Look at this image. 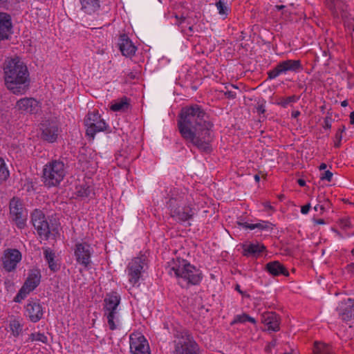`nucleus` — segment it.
<instances>
[{
	"label": "nucleus",
	"instance_id": "f257e3e1",
	"mask_svg": "<svg viewBox=\"0 0 354 354\" xmlns=\"http://www.w3.org/2000/svg\"><path fill=\"white\" fill-rule=\"evenodd\" d=\"M178 129L181 137L200 150L208 151L213 139V123L198 104L187 106L180 110L178 119Z\"/></svg>",
	"mask_w": 354,
	"mask_h": 354
},
{
	"label": "nucleus",
	"instance_id": "f03ea898",
	"mask_svg": "<svg viewBox=\"0 0 354 354\" xmlns=\"http://www.w3.org/2000/svg\"><path fill=\"white\" fill-rule=\"evenodd\" d=\"M5 84L15 95L24 94L30 84V74L27 66L19 58L8 59L3 63Z\"/></svg>",
	"mask_w": 354,
	"mask_h": 354
},
{
	"label": "nucleus",
	"instance_id": "7ed1b4c3",
	"mask_svg": "<svg viewBox=\"0 0 354 354\" xmlns=\"http://www.w3.org/2000/svg\"><path fill=\"white\" fill-rule=\"evenodd\" d=\"M168 272L179 279L185 281L187 285H198L202 279V273L200 270L192 266L185 259L177 258L169 263Z\"/></svg>",
	"mask_w": 354,
	"mask_h": 354
},
{
	"label": "nucleus",
	"instance_id": "20e7f679",
	"mask_svg": "<svg viewBox=\"0 0 354 354\" xmlns=\"http://www.w3.org/2000/svg\"><path fill=\"white\" fill-rule=\"evenodd\" d=\"M173 344L174 354H200L198 344L187 329L175 330Z\"/></svg>",
	"mask_w": 354,
	"mask_h": 354
},
{
	"label": "nucleus",
	"instance_id": "39448f33",
	"mask_svg": "<svg viewBox=\"0 0 354 354\" xmlns=\"http://www.w3.org/2000/svg\"><path fill=\"white\" fill-rule=\"evenodd\" d=\"M66 175L64 163L60 160L47 162L42 170V181L47 187L58 186Z\"/></svg>",
	"mask_w": 354,
	"mask_h": 354
},
{
	"label": "nucleus",
	"instance_id": "423d86ee",
	"mask_svg": "<svg viewBox=\"0 0 354 354\" xmlns=\"http://www.w3.org/2000/svg\"><path fill=\"white\" fill-rule=\"evenodd\" d=\"M120 295L115 291L107 293L104 299V316L106 317L109 329L111 330L117 328L114 320L117 318V309L120 304Z\"/></svg>",
	"mask_w": 354,
	"mask_h": 354
},
{
	"label": "nucleus",
	"instance_id": "0eeeda50",
	"mask_svg": "<svg viewBox=\"0 0 354 354\" xmlns=\"http://www.w3.org/2000/svg\"><path fill=\"white\" fill-rule=\"evenodd\" d=\"M41 277V276L39 270L35 269L30 270L24 285L14 298V301L17 303L21 302L22 300H24L39 285Z\"/></svg>",
	"mask_w": 354,
	"mask_h": 354
},
{
	"label": "nucleus",
	"instance_id": "6e6552de",
	"mask_svg": "<svg viewBox=\"0 0 354 354\" xmlns=\"http://www.w3.org/2000/svg\"><path fill=\"white\" fill-rule=\"evenodd\" d=\"M85 125L86 127V133L88 136L94 139L97 133L104 131L109 127L105 121L101 118L98 111L89 112L85 119Z\"/></svg>",
	"mask_w": 354,
	"mask_h": 354
},
{
	"label": "nucleus",
	"instance_id": "1a4fd4ad",
	"mask_svg": "<svg viewBox=\"0 0 354 354\" xmlns=\"http://www.w3.org/2000/svg\"><path fill=\"white\" fill-rule=\"evenodd\" d=\"M303 66L299 59H286L280 62L277 65L267 72L268 80H273L281 74L291 71L298 73L303 70Z\"/></svg>",
	"mask_w": 354,
	"mask_h": 354
},
{
	"label": "nucleus",
	"instance_id": "9d476101",
	"mask_svg": "<svg viewBox=\"0 0 354 354\" xmlns=\"http://www.w3.org/2000/svg\"><path fill=\"white\" fill-rule=\"evenodd\" d=\"M31 222L39 237L44 240L48 239L50 234L49 224L41 210L36 209L32 212Z\"/></svg>",
	"mask_w": 354,
	"mask_h": 354
},
{
	"label": "nucleus",
	"instance_id": "9b49d317",
	"mask_svg": "<svg viewBox=\"0 0 354 354\" xmlns=\"http://www.w3.org/2000/svg\"><path fill=\"white\" fill-rule=\"evenodd\" d=\"M145 259L143 257H135L131 259L127 267L129 283L133 286L138 283L144 270Z\"/></svg>",
	"mask_w": 354,
	"mask_h": 354
},
{
	"label": "nucleus",
	"instance_id": "f8f14e48",
	"mask_svg": "<svg viewBox=\"0 0 354 354\" xmlns=\"http://www.w3.org/2000/svg\"><path fill=\"white\" fill-rule=\"evenodd\" d=\"M92 248L86 242L77 243L74 248V255L77 263L87 269L91 263Z\"/></svg>",
	"mask_w": 354,
	"mask_h": 354
},
{
	"label": "nucleus",
	"instance_id": "ddd939ff",
	"mask_svg": "<svg viewBox=\"0 0 354 354\" xmlns=\"http://www.w3.org/2000/svg\"><path fill=\"white\" fill-rule=\"evenodd\" d=\"M10 214L17 226L23 229L26 226L27 214L24 210L21 202L19 198H13L10 202Z\"/></svg>",
	"mask_w": 354,
	"mask_h": 354
},
{
	"label": "nucleus",
	"instance_id": "4468645a",
	"mask_svg": "<svg viewBox=\"0 0 354 354\" xmlns=\"http://www.w3.org/2000/svg\"><path fill=\"white\" fill-rule=\"evenodd\" d=\"M130 351L132 354H151L148 341L140 333L130 335Z\"/></svg>",
	"mask_w": 354,
	"mask_h": 354
},
{
	"label": "nucleus",
	"instance_id": "2eb2a0df",
	"mask_svg": "<svg viewBox=\"0 0 354 354\" xmlns=\"http://www.w3.org/2000/svg\"><path fill=\"white\" fill-rule=\"evenodd\" d=\"M171 217L174 218L178 222H185L193 218L195 210L189 205L183 207L180 205L168 207Z\"/></svg>",
	"mask_w": 354,
	"mask_h": 354
},
{
	"label": "nucleus",
	"instance_id": "dca6fc26",
	"mask_svg": "<svg viewBox=\"0 0 354 354\" xmlns=\"http://www.w3.org/2000/svg\"><path fill=\"white\" fill-rule=\"evenodd\" d=\"M21 259V254L17 249H7L1 257L2 267L7 272L15 270L17 263Z\"/></svg>",
	"mask_w": 354,
	"mask_h": 354
},
{
	"label": "nucleus",
	"instance_id": "f3484780",
	"mask_svg": "<svg viewBox=\"0 0 354 354\" xmlns=\"http://www.w3.org/2000/svg\"><path fill=\"white\" fill-rule=\"evenodd\" d=\"M15 108L24 114H36L41 104L34 97H24L17 102Z\"/></svg>",
	"mask_w": 354,
	"mask_h": 354
},
{
	"label": "nucleus",
	"instance_id": "a211bd4d",
	"mask_svg": "<svg viewBox=\"0 0 354 354\" xmlns=\"http://www.w3.org/2000/svg\"><path fill=\"white\" fill-rule=\"evenodd\" d=\"M26 315L34 323L39 322L44 315L43 307L39 299H30L25 307Z\"/></svg>",
	"mask_w": 354,
	"mask_h": 354
},
{
	"label": "nucleus",
	"instance_id": "6ab92c4d",
	"mask_svg": "<svg viewBox=\"0 0 354 354\" xmlns=\"http://www.w3.org/2000/svg\"><path fill=\"white\" fill-rule=\"evenodd\" d=\"M41 125V138L50 143L55 142L59 135L57 125L55 122L49 121H46Z\"/></svg>",
	"mask_w": 354,
	"mask_h": 354
},
{
	"label": "nucleus",
	"instance_id": "aec40b11",
	"mask_svg": "<svg viewBox=\"0 0 354 354\" xmlns=\"http://www.w3.org/2000/svg\"><path fill=\"white\" fill-rule=\"evenodd\" d=\"M118 46L122 54L125 57L134 55L137 50V47L126 34H122L120 36Z\"/></svg>",
	"mask_w": 354,
	"mask_h": 354
},
{
	"label": "nucleus",
	"instance_id": "412c9836",
	"mask_svg": "<svg viewBox=\"0 0 354 354\" xmlns=\"http://www.w3.org/2000/svg\"><path fill=\"white\" fill-rule=\"evenodd\" d=\"M261 322L267 326V330L277 332L279 330V317L274 312L264 313L261 316Z\"/></svg>",
	"mask_w": 354,
	"mask_h": 354
},
{
	"label": "nucleus",
	"instance_id": "4be33fe9",
	"mask_svg": "<svg viewBox=\"0 0 354 354\" xmlns=\"http://www.w3.org/2000/svg\"><path fill=\"white\" fill-rule=\"evenodd\" d=\"M169 199L167 202V207L173 205H183L187 196L185 188L174 187L169 192Z\"/></svg>",
	"mask_w": 354,
	"mask_h": 354
},
{
	"label": "nucleus",
	"instance_id": "5701e85b",
	"mask_svg": "<svg viewBox=\"0 0 354 354\" xmlns=\"http://www.w3.org/2000/svg\"><path fill=\"white\" fill-rule=\"evenodd\" d=\"M12 28L11 17L6 12H0V41L8 39Z\"/></svg>",
	"mask_w": 354,
	"mask_h": 354
},
{
	"label": "nucleus",
	"instance_id": "b1692460",
	"mask_svg": "<svg viewBox=\"0 0 354 354\" xmlns=\"http://www.w3.org/2000/svg\"><path fill=\"white\" fill-rule=\"evenodd\" d=\"M352 306H353L350 305L346 300L342 301L337 308V311L338 312L339 317L346 323H348L352 319H354V312Z\"/></svg>",
	"mask_w": 354,
	"mask_h": 354
},
{
	"label": "nucleus",
	"instance_id": "393cba45",
	"mask_svg": "<svg viewBox=\"0 0 354 354\" xmlns=\"http://www.w3.org/2000/svg\"><path fill=\"white\" fill-rule=\"evenodd\" d=\"M266 269L272 276H279L282 274L287 277L289 275L288 270L283 266V265L277 261L268 263L266 266Z\"/></svg>",
	"mask_w": 354,
	"mask_h": 354
},
{
	"label": "nucleus",
	"instance_id": "a878e982",
	"mask_svg": "<svg viewBox=\"0 0 354 354\" xmlns=\"http://www.w3.org/2000/svg\"><path fill=\"white\" fill-rule=\"evenodd\" d=\"M242 247L243 249V255L245 257H258L266 250V247L259 243L243 244Z\"/></svg>",
	"mask_w": 354,
	"mask_h": 354
},
{
	"label": "nucleus",
	"instance_id": "bb28decb",
	"mask_svg": "<svg viewBox=\"0 0 354 354\" xmlns=\"http://www.w3.org/2000/svg\"><path fill=\"white\" fill-rule=\"evenodd\" d=\"M81 10L87 15H92L100 8L99 0H79Z\"/></svg>",
	"mask_w": 354,
	"mask_h": 354
},
{
	"label": "nucleus",
	"instance_id": "cd10ccee",
	"mask_svg": "<svg viewBox=\"0 0 354 354\" xmlns=\"http://www.w3.org/2000/svg\"><path fill=\"white\" fill-rule=\"evenodd\" d=\"M44 255L46 261L48 264V267L51 271L55 272L59 270L60 266L55 260V252L49 248H45L44 250Z\"/></svg>",
	"mask_w": 354,
	"mask_h": 354
},
{
	"label": "nucleus",
	"instance_id": "c85d7f7f",
	"mask_svg": "<svg viewBox=\"0 0 354 354\" xmlns=\"http://www.w3.org/2000/svg\"><path fill=\"white\" fill-rule=\"evenodd\" d=\"M238 225L241 226L243 228L249 229V230H254L258 229L259 230H264L268 229H272V223L268 221H261L259 223L255 224H250L247 222H237Z\"/></svg>",
	"mask_w": 354,
	"mask_h": 354
},
{
	"label": "nucleus",
	"instance_id": "c756f323",
	"mask_svg": "<svg viewBox=\"0 0 354 354\" xmlns=\"http://www.w3.org/2000/svg\"><path fill=\"white\" fill-rule=\"evenodd\" d=\"M129 100L127 97H124L119 100L115 101L110 106V109L113 111H126L129 108Z\"/></svg>",
	"mask_w": 354,
	"mask_h": 354
},
{
	"label": "nucleus",
	"instance_id": "7c9ffc66",
	"mask_svg": "<svg viewBox=\"0 0 354 354\" xmlns=\"http://www.w3.org/2000/svg\"><path fill=\"white\" fill-rule=\"evenodd\" d=\"M314 354H335L331 346L328 344L315 342L313 348Z\"/></svg>",
	"mask_w": 354,
	"mask_h": 354
},
{
	"label": "nucleus",
	"instance_id": "2f4dec72",
	"mask_svg": "<svg viewBox=\"0 0 354 354\" xmlns=\"http://www.w3.org/2000/svg\"><path fill=\"white\" fill-rule=\"evenodd\" d=\"M93 192V188L86 183L76 187V195L80 198L88 197Z\"/></svg>",
	"mask_w": 354,
	"mask_h": 354
},
{
	"label": "nucleus",
	"instance_id": "473e14b6",
	"mask_svg": "<svg viewBox=\"0 0 354 354\" xmlns=\"http://www.w3.org/2000/svg\"><path fill=\"white\" fill-rule=\"evenodd\" d=\"M246 322H251L254 324H256V320L254 318L250 317L246 313H243L242 315H236L232 321V324L236 323H245Z\"/></svg>",
	"mask_w": 354,
	"mask_h": 354
},
{
	"label": "nucleus",
	"instance_id": "72a5a7b5",
	"mask_svg": "<svg viewBox=\"0 0 354 354\" xmlns=\"http://www.w3.org/2000/svg\"><path fill=\"white\" fill-rule=\"evenodd\" d=\"M299 97L296 96L295 95L287 97H280L276 104L283 108H286L290 103L296 102L299 100Z\"/></svg>",
	"mask_w": 354,
	"mask_h": 354
},
{
	"label": "nucleus",
	"instance_id": "f704fd0d",
	"mask_svg": "<svg viewBox=\"0 0 354 354\" xmlns=\"http://www.w3.org/2000/svg\"><path fill=\"white\" fill-rule=\"evenodd\" d=\"M10 328L14 336H18L22 331V326L17 319H12L10 322Z\"/></svg>",
	"mask_w": 354,
	"mask_h": 354
},
{
	"label": "nucleus",
	"instance_id": "c9c22d12",
	"mask_svg": "<svg viewBox=\"0 0 354 354\" xmlns=\"http://www.w3.org/2000/svg\"><path fill=\"white\" fill-rule=\"evenodd\" d=\"M10 176V172L2 158H0V181H6Z\"/></svg>",
	"mask_w": 354,
	"mask_h": 354
},
{
	"label": "nucleus",
	"instance_id": "e433bc0d",
	"mask_svg": "<svg viewBox=\"0 0 354 354\" xmlns=\"http://www.w3.org/2000/svg\"><path fill=\"white\" fill-rule=\"evenodd\" d=\"M29 339L32 342H40L44 344L48 343V337L41 333H32L29 336Z\"/></svg>",
	"mask_w": 354,
	"mask_h": 354
},
{
	"label": "nucleus",
	"instance_id": "4c0bfd02",
	"mask_svg": "<svg viewBox=\"0 0 354 354\" xmlns=\"http://www.w3.org/2000/svg\"><path fill=\"white\" fill-rule=\"evenodd\" d=\"M317 202H320L324 207L325 211L330 209L332 203L328 198H325L324 195H319L317 197Z\"/></svg>",
	"mask_w": 354,
	"mask_h": 354
},
{
	"label": "nucleus",
	"instance_id": "58836bf2",
	"mask_svg": "<svg viewBox=\"0 0 354 354\" xmlns=\"http://www.w3.org/2000/svg\"><path fill=\"white\" fill-rule=\"evenodd\" d=\"M216 6L220 15H227L228 8L225 5L224 0H219L216 3Z\"/></svg>",
	"mask_w": 354,
	"mask_h": 354
},
{
	"label": "nucleus",
	"instance_id": "ea45409f",
	"mask_svg": "<svg viewBox=\"0 0 354 354\" xmlns=\"http://www.w3.org/2000/svg\"><path fill=\"white\" fill-rule=\"evenodd\" d=\"M339 225L343 229H348L351 227V223L349 218H343L339 220Z\"/></svg>",
	"mask_w": 354,
	"mask_h": 354
},
{
	"label": "nucleus",
	"instance_id": "a19ab883",
	"mask_svg": "<svg viewBox=\"0 0 354 354\" xmlns=\"http://www.w3.org/2000/svg\"><path fill=\"white\" fill-rule=\"evenodd\" d=\"M342 139V133L341 132L337 131L335 136V140H334V146L336 148H338L340 147L341 141Z\"/></svg>",
	"mask_w": 354,
	"mask_h": 354
},
{
	"label": "nucleus",
	"instance_id": "79ce46f5",
	"mask_svg": "<svg viewBox=\"0 0 354 354\" xmlns=\"http://www.w3.org/2000/svg\"><path fill=\"white\" fill-rule=\"evenodd\" d=\"M333 178V173L329 170L325 171L324 174H322L320 179L322 180H327L328 182H330Z\"/></svg>",
	"mask_w": 354,
	"mask_h": 354
},
{
	"label": "nucleus",
	"instance_id": "37998d69",
	"mask_svg": "<svg viewBox=\"0 0 354 354\" xmlns=\"http://www.w3.org/2000/svg\"><path fill=\"white\" fill-rule=\"evenodd\" d=\"M264 103H258L257 106H256V109H257V111L259 114H263L265 112H266V109H265V105H264Z\"/></svg>",
	"mask_w": 354,
	"mask_h": 354
},
{
	"label": "nucleus",
	"instance_id": "c03bdc74",
	"mask_svg": "<svg viewBox=\"0 0 354 354\" xmlns=\"http://www.w3.org/2000/svg\"><path fill=\"white\" fill-rule=\"evenodd\" d=\"M223 92L224 93L225 96L228 99H234L236 97V94L234 91H226Z\"/></svg>",
	"mask_w": 354,
	"mask_h": 354
},
{
	"label": "nucleus",
	"instance_id": "a18cd8bd",
	"mask_svg": "<svg viewBox=\"0 0 354 354\" xmlns=\"http://www.w3.org/2000/svg\"><path fill=\"white\" fill-rule=\"evenodd\" d=\"M330 120H331V118L329 116H326L324 118V129H330L331 128Z\"/></svg>",
	"mask_w": 354,
	"mask_h": 354
},
{
	"label": "nucleus",
	"instance_id": "49530a36",
	"mask_svg": "<svg viewBox=\"0 0 354 354\" xmlns=\"http://www.w3.org/2000/svg\"><path fill=\"white\" fill-rule=\"evenodd\" d=\"M314 209L316 212H319L320 214H323L325 212V209H324V207L322 206V204L320 202H318V203L314 207Z\"/></svg>",
	"mask_w": 354,
	"mask_h": 354
},
{
	"label": "nucleus",
	"instance_id": "de8ad7c7",
	"mask_svg": "<svg viewBox=\"0 0 354 354\" xmlns=\"http://www.w3.org/2000/svg\"><path fill=\"white\" fill-rule=\"evenodd\" d=\"M276 345H277V339H273L270 342L268 343V346L266 348V351H270L272 348L276 346Z\"/></svg>",
	"mask_w": 354,
	"mask_h": 354
},
{
	"label": "nucleus",
	"instance_id": "09e8293b",
	"mask_svg": "<svg viewBox=\"0 0 354 354\" xmlns=\"http://www.w3.org/2000/svg\"><path fill=\"white\" fill-rule=\"evenodd\" d=\"M310 209V203H308L304 206L301 207V212L303 214H306L309 210Z\"/></svg>",
	"mask_w": 354,
	"mask_h": 354
},
{
	"label": "nucleus",
	"instance_id": "8fccbe9b",
	"mask_svg": "<svg viewBox=\"0 0 354 354\" xmlns=\"http://www.w3.org/2000/svg\"><path fill=\"white\" fill-rule=\"evenodd\" d=\"M263 205L264 206L265 208H266L268 210H270L272 212L274 211V208L271 205V204L269 201H266V202L263 203Z\"/></svg>",
	"mask_w": 354,
	"mask_h": 354
},
{
	"label": "nucleus",
	"instance_id": "3c124183",
	"mask_svg": "<svg viewBox=\"0 0 354 354\" xmlns=\"http://www.w3.org/2000/svg\"><path fill=\"white\" fill-rule=\"evenodd\" d=\"M235 290L239 292L241 295L244 296V297H249V295L246 294L245 292L242 291L241 290V287L239 284H236L235 286Z\"/></svg>",
	"mask_w": 354,
	"mask_h": 354
},
{
	"label": "nucleus",
	"instance_id": "603ef678",
	"mask_svg": "<svg viewBox=\"0 0 354 354\" xmlns=\"http://www.w3.org/2000/svg\"><path fill=\"white\" fill-rule=\"evenodd\" d=\"M346 270L349 273L354 275V263H352L346 266Z\"/></svg>",
	"mask_w": 354,
	"mask_h": 354
},
{
	"label": "nucleus",
	"instance_id": "864d4df0",
	"mask_svg": "<svg viewBox=\"0 0 354 354\" xmlns=\"http://www.w3.org/2000/svg\"><path fill=\"white\" fill-rule=\"evenodd\" d=\"M349 118H350V123L351 124L354 125V111H352L350 113Z\"/></svg>",
	"mask_w": 354,
	"mask_h": 354
},
{
	"label": "nucleus",
	"instance_id": "5fc2aeb1",
	"mask_svg": "<svg viewBox=\"0 0 354 354\" xmlns=\"http://www.w3.org/2000/svg\"><path fill=\"white\" fill-rule=\"evenodd\" d=\"M297 183L301 187H304L306 185V181L304 179H301V178H299V179L297 180Z\"/></svg>",
	"mask_w": 354,
	"mask_h": 354
},
{
	"label": "nucleus",
	"instance_id": "6e6d98bb",
	"mask_svg": "<svg viewBox=\"0 0 354 354\" xmlns=\"http://www.w3.org/2000/svg\"><path fill=\"white\" fill-rule=\"evenodd\" d=\"M299 115H300V111H294L292 112V114H291L292 117L294 118H297Z\"/></svg>",
	"mask_w": 354,
	"mask_h": 354
},
{
	"label": "nucleus",
	"instance_id": "4d7b16f0",
	"mask_svg": "<svg viewBox=\"0 0 354 354\" xmlns=\"http://www.w3.org/2000/svg\"><path fill=\"white\" fill-rule=\"evenodd\" d=\"M315 223L316 224L323 225V224H324V223H325V221H324V219H322V218H319V219H316V220H315Z\"/></svg>",
	"mask_w": 354,
	"mask_h": 354
},
{
	"label": "nucleus",
	"instance_id": "13d9d810",
	"mask_svg": "<svg viewBox=\"0 0 354 354\" xmlns=\"http://www.w3.org/2000/svg\"><path fill=\"white\" fill-rule=\"evenodd\" d=\"M348 302L350 304V305H352V308H353L354 312V299L348 298L347 299Z\"/></svg>",
	"mask_w": 354,
	"mask_h": 354
},
{
	"label": "nucleus",
	"instance_id": "bf43d9fd",
	"mask_svg": "<svg viewBox=\"0 0 354 354\" xmlns=\"http://www.w3.org/2000/svg\"><path fill=\"white\" fill-rule=\"evenodd\" d=\"M346 130V127L344 125H342L338 129L337 131L338 132H341V133H342L343 132H344Z\"/></svg>",
	"mask_w": 354,
	"mask_h": 354
},
{
	"label": "nucleus",
	"instance_id": "052dcab7",
	"mask_svg": "<svg viewBox=\"0 0 354 354\" xmlns=\"http://www.w3.org/2000/svg\"><path fill=\"white\" fill-rule=\"evenodd\" d=\"M326 167H327L326 164H325V163H322V164L319 165V169H320V170H324V169L326 168Z\"/></svg>",
	"mask_w": 354,
	"mask_h": 354
},
{
	"label": "nucleus",
	"instance_id": "680f3d73",
	"mask_svg": "<svg viewBox=\"0 0 354 354\" xmlns=\"http://www.w3.org/2000/svg\"><path fill=\"white\" fill-rule=\"evenodd\" d=\"M175 17H176L177 19H178V15H176V16H175ZM179 19H180L179 23H180V24H181L183 21H185V17H183V16H181V17L179 18Z\"/></svg>",
	"mask_w": 354,
	"mask_h": 354
},
{
	"label": "nucleus",
	"instance_id": "e2e57ef3",
	"mask_svg": "<svg viewBox=\"0 0 354 354\" xmlns=\"http://www.w3.org/2000/svg\"><path fill=\"white\" fill-rule=\"evenodd\" d=\"M341 106H343V107H346L348 106V101L347 100H344L341 102Z\"/></svg>",
	"mask_w": 354,
	"mask_h": 354
},
{
	"label": "nucleus",
	"instance_id": "0e129e2a",
	"mask_svg": "<svg viewBox=\"0 0 354 354\" xmlns=\"http://www.w3.org/2000/svg\"><path fill=\"white\" fill-rule=\"evenodd\" d=\"M278 198L280 201H283V198H285V196L283 194H280L278 196Z\"/></svg>",
	"mask_w": 354,
	"mask_h": 354
},
{
	"label": "nucleus",
	"instance_id": "69168bd1",
	"mask_svg": "<svg viewBox=\"0 0 354 354\" xmlns=\"http://www.w3.org/2000/svg\"><path fill=\"white\" fill-rule=\"evenodd\" d=\"M254 179H255V180H256L257 182H259V180H260L259 176L258 174H256V175L254 176Z\"/></svg>",
	"mask_w": 354,
	"mask_h": 354
},
{
	"label": "nucleus",
	"instance_id": "338daca9",
	"mask_svg": "<svg viewBox=\"0 0 354 354\" xmlns=\"http://www.w3.org/2000/svg\"><path fill=\"white\" fill-rule=\"evenodd\" d=\"M284 7H285V6H282V5H281V6H277V8L278 10H281V9L283 8Z\"/></svg>",
	"mask_w": 354,
	"mask_h": 354
},
{
	"label": "nucleus",
	"instance_id": "774afa93",
	"mask_svg": "<svg viewBox=\"0 0 354 354\" xmlns=\"http://www.w3.org/2000/svg\"><path fill=\"white\" fill-rule=\"evenodd\" d=\"M351 253L353 256H354V248L352 249Z\"/></svg>",
	"mask_w": 354,
	"mask_h": 354
}]
</instances>
